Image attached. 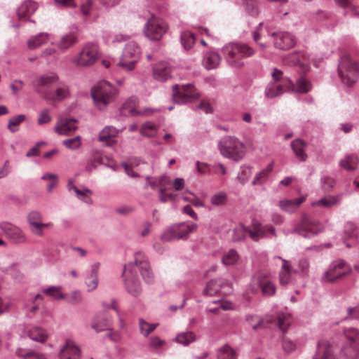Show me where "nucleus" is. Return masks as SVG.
<instances>
[{
    "instance_id": "nucleus-1",
    "label": "nucleus",
    "mask_w": 359,
    "mask_h": 359,
    "mask_svg": "<svg viewBox=\"0 0 359 359\" xmlns=\"http://www.w3.org/2000/svg\"><path fill=\"white\" fill-rule=\"evenodd\" d=\"M227 63L235 68L244 67L242 58L252 57L255 51L246 43H229L226 44L222 49Z\"/></svg>"
},
{
    "instance_id": "nucleus-2",
    "label": "nucleus",
    "mask_w": 359,
    "mask_h": 359,
    "mask_svg": "<svg viewBox=\"0 0 359 359\" xmlns=\"http://www.w3.org/2000/svg\"><path fill=\"white\" fill-rule=\"evenodd\" d=\"M218 147L224 157L234 161L242 160L246 154L245 143L235 136H224L219 141Z\"/></svg>"
},
{
    "instance_id": "nucleus-3",
    "label": "nucleus",
    "mask_w": 359,
    "mask_h": 359,
    "mask_svg": "<svg viewBox=\"0 0 359 359\" xmlns=\"http://www.w3.org/2000/svg\"><path fill=\"white\" fill-rule=\"evenodd\" d=\"M90 94L96 107L104 110L114 100L118 90L109 82L103 80L92 88Z\"/></svg>"
},
{
    "instance_id": "nucleus-4",
    "label": "nucleus",
    "mask_w": 359,
    "mask_h": 359,
    "mask_svg": "<svg viewBox=\"0 0 359 359\" xmlns=\"http://www.w3.org/2000/svg\"><path fill=\"white\" fill-rule=\"evenodd\" d=\"M198 224L193 222L174 224L164 230L161 239L164 242L176 240H187L189 234L196 231Z\"/></svg>"
},
{
    "instance_id": "nucleus-5",
    "label": "nucleus",
    "mask_w": 359,
    "mask_h": 359,
    "mask_svg": "<svg viewBox=\"0 0 359 359\" xmlns=\"http://www.w3.org/2000/svg\"><path fill=\"white\" fill-rule=\"evenodd\" d=\"M344 336L348 344L341 347V359H359V330L348 327L343 330Z\"/></svg>"
},
{
    "instance_id": "nucleus-6",
    "label": "nucleus",
    "mask_w": 359,
    "mask_h": 359,
    "mask_svg": "<svg viewBox=\"0 0 359 359\" xmlns=\"http://www.w3.org/2000/svg\"><path fill=\"white\" fill-rule=\"evenodd\" d=\"M339 76L346 86H351L358 80L359 67L349 55H343L338 65Z\"/></svg>"
},
{
    "instance_id": "nucleus-7",
    "label": "nucleus",
    "mask_w": 359,
    "mask_h": 359,
    "mask_svg": "<svg viewBox=\"0 0 359 359\" xmlns=\"http://www.w3.org/2000/svg\"><path fill=\"white\" fill-rule=\"evenodd\" d=\"M172 100L175 103L184 104L199 99L200 93L193 83L174 85L172 88Z\"/></svg>"
},
{
    "instance_id": "nucleus-8",
    "label": "nucleus",
    "mask_w": 359,
    "mask_h": 359,
    "mask_svg": "<svg viewBox=\"0 0 359 359\" xmlns=\"http://www.w3.org/2000/svg\"><path fill=\"white\" fill-rule=\"evenodd\" d=\"M140 55L141 50L138 44L133 41H129L124 47L118 64L124 70L131 71L135 68Z\"/></svg>"
},
{
    "instance_id": "nucleus-9",
    "label": "nucleus",
    "mask_w": 359,
    "mask_h": 359,
    "mask_svg": "<svg viewBox=\"0 0 359 359\" xmlns=\"http://www.w3.org/2000/svg\"><path fill=\"white\" fill-rule=\"evenodd\" d=\"M123 278L127 292L133 297H138L142 292V286L134 264L128 263L124 266Z\"/></svg>"
},
{
    "instance_id": "nucleus-10",
    "label": "nucleus",
    "mask_w": 359,
    "mask_h": 359,
    "mask_svg": "<svg viewBox=\"0 0 359 359\" xmlns=\"http://www.w3.org/2000/svg\"><path fill=\"white\" fill-rule=\"evenodd\" d=\"M168 24L161 18L151 17L145 24L143 32L147 38L152 41H158L166 33Z\"/></svg>"
},
{
    "instance_id": "nucleus-11",
    "label": "nucleus",
    "mask_w": 359,
    "mask_h": 359,
    "mask_svg": "<svg viewBox=\"0 0 359 359\" xmlns=\"http://www.w3.org/2000/svg\"><path fill=\"white\" fill-rule=\"evenodd\" d=\"M351 272L350 266L343 260H337L332 262L329 269L323 276V280L329 283H334Z\"/></svg>"
},
{
    "instance_id": "nucleus-12",
    "label": "nucleus",
    "mask_w": 359,
    "mask_h": 359,
    "mask_svg": "<svg viewBox=\"0 0 359 359\" xmlns=\"http://www.w3.org/2000/svg\"><path fill=\"white\" fill-rule=\"evenodd\" d=\"M128 264H134L136 270L137 268H139L142 277L146 283L152 284L154 282V275L149 262L143 252H136L134 254V261Z\"/></svg>"
},
{
    "instance_id": "nucleus-13",
    "label": "nucleus",
    "mask_w": 359,
    "mask_h": 359,
    "mask_svg": "<svg viewBox=\"0 0 359 359\" xmlns=\"http://www.w3.org/2000/svg\"><path fill=\"white\" fill-rule=\"evenodd\" d=\"M98 47L95 43L86 44L81 52L74 59L79 66H90L97 60Z\"/></svg>"
},
{
    "instance_id": "nucleus-14",
    "label": "nucleus",
    "mask_w": 359,
    "mask_h": 359,
    "mask_svg": "<svg viewBox=\"0 0 359 359\" xmlns=\"http://www.w3.org/2000/svg\"><path fill=\"white\" fill-rule=\"evenodd\" d=\"M58 81V76L54 72H48L35 78L32 82V86L36 93L39 94L43 98L45 95H48L50 90L47 88Z\"/></svg>"
},
{
    "instance_id": "nucleus-15",
    "label": "nucleus",
    "mask_w": 359,
    "mask_h": 359,
    "mask_svg": "<svg viewBox=\"0 0 359 359\" xmlns=\"http://www.w3.org/2000/svg\"><path fill=\"white\" fill-rule=\"evenodd\" d=\"M0 229L7 238L13 243L22 244L27 241V238L24 231L20 227L10 222H1L0 224Z\"/></svg>"
},
{
    "instance_id": "nucleus-16",
    "label": "nucleus",
    "mask_w": 359,
    "mask_h": 359,
    "mask_svg": "<svg viewBox=\"0 0 359 359\" xmlns=\"http://www.w3.org/2000/svg\"><path fill=\"white\" fill-rule=\"evenodd\" d=\"M322 229L323 225L320 222L307 217H304L302 222L298 224L292 232L298 233L305 238H310L320 232Z\"/></svg>"
},
{
    "instance_id": "nucleus-17",
    "label": "nucleus",
    "mask_w": 359,
    "mask_h": 359,
    "mask_svg": "<svg viewBox=\"0 0 359 359\" xmlns=\"http://www.w3.org/2000/svg\"><path fill=\"white\" fill-rule=\"evenodd\" d=\"M231 291V283L223 279L211 280L208 283L203 290L205 295L212 296L217 293H222L224 295L229 294Z\"/></svg>"
},
{
    "instance_id": "nucleus-18",
    "label": "nucleus",
    "mask_w": 359,
    "mask_h": 359,
    "mask_svg": "<svg viewBox=\"0 0 359 359\" xmlns=\"http://www.w3.org/2000/svg\"><path fill=\"white\" fill-rule=\"evenodd\" d=\"M252 282L255 285H257L264 295L273 296L276 293V286L269 278L268 276L262 272H259L255 275L252 279Z\"/></svg>"
},
{
    "instance_id": "nucleus-19",
    "label": "nucleus",
    "mask_w": 359,
    "mask_h": 359,
    "mask_svg": "<svg viewBox=\"0 0 359 359\" xmlns=\"http://www.w3.org/2000/svg\"><path fill=\"white\" fill-rule=\"evenodd\" d=\"M113 325V318L105 312L96 313L91 320V328L96 332L109 330Z\"/></svg>"
},
{
    "instance_id": "nucleus-20",
    "label": "nucleus",
    "mask_w": 359,
    "mask_h": 359,
    "mask_svg": "<svg viewBox=\"0 0 359 359\" xmlns=\"http://www.w3.org/2000/svg\"><path fill=\"white\" fill-rule=\"evenodd\" d=\"M274 37V46L280 49H288L293 47L296 43L294 36L287 32H277L271 34Z\"/></svg>"
},
{
    "instance_id": "nucleus-21",
    "label": "nucleus",
    "mask_w": 359,
    "mask_h": 359,
    "mask_svg": "<svg viewBox=\"0 0 359 359\" xmlns=\"http://www.w3.org/2000/svg\"><path fill=\"white\" fill-rule=\"evenodd\" d=\"M100 267V262H95L90 266L85 276V285L88 292L95 290L98 287V273Z\"/></svg>"
},
{
    "instance_id": "nucleus-22",
    "label": "nucleus",
    "mask_w": 359,
    "mask_h": 359,
    "mask_svg": "<svg viewBox=\"0 0 359 359\" xmlns=\"http://www.w3.org/2000/svg\"><path fill=\"white\" fill-rule=\"evenodd\" d=\"M27 219L31 232L36 236H43L44 225L42 222L43 217L41 212L33 210L27 215Z\"/></svg>"
},
{
    "instance_id": "nucleus-23",
    "label": "nucleus",
    "mask_w": 359,
    "mask_h": 359,
    "mask_svg": "<svg viewBox=\"0 0 359 359\" xmlns=\"http://www.w3.org/2000/svg\"><path fill=\"white\" fill-rule=\"evenodd\" d=\"M313 359H337L334 354L333 345L326 339L319 341Z\"/></svg>"
},
{
    "instance_id": "nucleus-24",
    "label": "nucleus",
    "mask_w": 359,
    "mask_h": 359,
    "mask_svg": "<svg viewBox=\"0 0 359 359\" xmlns=\"http://www.w3.org/2000/svg\"><path fill=\"white\" fill-rule=\"evenodd\" d=\"M78 128L73 118H60L55 126V131L60 135H69Z\"/></svg>"
},
{
    "instance_id": "nucleus-25",
    "label": "nucleus",
    "mask_w": 359,
    "mask_h": 359,
    "mask_svg": "<svg viewBox=\"0 0 359 359\" xmlns=\"http://www.w3.org/2000/svg\"><path fill=\"white\" fill-rule=\"evenodd\" d=\"M124 128L118 130L114 126H107L99 133L98 140L103 142L107 146H113L116 141L113 139L120 132H122Z\"/></svg>"
},
{
    "instance_id": "nucleus-26",
    "label": "nucleus",
    "mask_w": 359,
    "mask_h": 359,
    "mask_svg": "<svg viewBox=\"0 0 359 359\" xmlns=\"http://www.w3.org/2000/svg\"><path fill=\"white\" fill-rule=\"evenodd\" d=\"M258 229V223L253 224L252 229H248L245 226L241 224L237 226L233 232H234V240L240 241L245 237L246 233H249L250 238L255 241H258L260 238L259 231Z\"/></svg>"
},
{
    "instance_id": "nucleus-27",
    "label": "nucleus",
    "mask_w": 359,
    "mask_h": 359,
    "mask_svg": "<svg viewBox=\"0 0 359 359\" xmlns=\"http://www.w3.org/2000/svg\"><path fill=\"white\" fill-rule=\"evenodd\" d=\"M59 356L60 359H79L80 349L72 340L68 339L61 348Z\"/></svg>"
},
{
    "instance_id": "nucleus-28",
    "label": "nucleus",
    "mask_w": 359,
    "mask_h": 359,
    "mask_svg": "<svg viewBox=\"0 0 359 359\" xmlns=\"http://www.w3.org/2000/svg\"><path fill=\"white\" fill-rule=\"evenodd\" d=\"M67 189L69 192H74L76 197L78 199L82 200L86 203H91L92 201H86V198H88L90 196L93 194V191L86 187H82L80 189L76 187L74 184V180L71 179L68 180V183L67 185Z\"/></svg>"
},
{
    "instance_id": "nucleus-29",
    "label": "nucleus",
    "mask_w": 359,
    "mask_h": 359,
    "mask_svg": "<svg viewBox=\"0 0 359 359\" xmlns=\"http://www.w3.org/2000/svg\"><path fill=\"white\" fill-rule=\"evenodd\" d=\"M278 259H281V257H278ZM283 265L279 273V280L282 285H286L292 282V273H296V270H292L290 265L288 262L285 259H282Z\"/></svg>"
},
{
    "instance_id": "nucleus-30",
    "label": "nucleus",
    "mask_w": 359,
    "mask_h": 359,
    "mask_svg": "<svg viewBox=\"0 0 359 359\" xmlns=\"http://www.w3.org/2000/svg\"><path fill=\"white\" fill-rule=\"evenodd\" d=\"M290 61L294 65L302 69L301 74L306 73L309 69L310 60L304 52L294 53L290 55Z\"/></svg>"
},
{
    "instance_id": "nucleus-31",
    "label": "nucleus",
    "mask_w": 359,
    "mask_h": 359,
    "mask_svg": "<svg viewBox=\"0 0 359 359\" xmlns=\"http://www.w3.org/2000/svg\"><path fill=\"white\" fill-rule=\"evenodd\" d=\"M286 85L280 83L269 82L264 90L265 96L269 99H273L283 95L287 91Z\"/></svg>"
},
{
    "instance_id": "nucleus-32",
    "label": "nucleus",
    "mask_w": 359,
    "mask_h": 359,
    "mask_svg": "<svg viewBox=\"0 0 359 359\" xmlns=\"http://www.w3.org/2000/svg\"><path fill=\"white\" fill-rule=\"evenodd\" d=\"M37 6L34 1H25L18 8L17 14L20 20H27L36 10Z\"/></svg>"
},
{
    "instance_id": "nucleus-33",
    "label": "nucleus",
    "mask_w": 359,
    "mask_h": 359,
    "mask_svg": "<svg viewBox=\"0 0 359 359\" xmlns=\"http://www.w3.org/2000/svg\"><path fill=\"white\" fill-rule=\"evenodd\" d=\"M154 78L159 81H165L170 78V67L165 62L157 64L153 69Z\"/></svg>"
},
{
    "instance_id": "nucleus-34",
    "label": "nucleus",
    "mask_w": 359,
    "mask_h": 359,
    "mask_svg": "<svg viewBox=\"0 0 359 359\" xmlns=\"http://www.w3.org/2000/svg\"><path fill=\"white\" fill-rule=\"evenodd\" d=\"M306 196H302L292 200L283 199L279 201V207L281 210L287 212L295 211L299 205L306 200Z\"/></svg>"
},
{
    "instance_id": "nucleus-35",
    "label": "nucleus",
    "mask_w": 359,
    "mask_h": 359,
    "mask_svg": "<svg viewBox=\"0 0 359 359\" xmlns=\"http://www.w3.org/2000/svg\"><path fill=\"white\" fill-rule=\"evenodd\" d=\"M221 62V56L217 52L209 51L204 54L203 65L206 69H213L218 67Z\"/></svg>"
},
{
    "instance_id": "nucleus-36",
    "label": "nucleus",
    "mask_w": 359,
    "mask_h": 359,
    "mask_svg": "<svg viewBox=\"0 0 359 359\" xmlns=\"http://www.w3.org/2000/svg\"><path fill=\"white\" fill-rule=\"evenodd\" d=\"M69 95V88L62 84L59 86L55 91H50L48 95H44V99L54 101H60L67 98Z\"/></svg>"
},
{
    "instance_id": "nucleus-37",
    "label": "nucleus",
    "mask_w": 359,
    "mask_h": 359,
    "mask_svg": "<svg viewBox=\"0 0 359 359\" xmlns=\"http://www.w3.org/2000/svg\"><path fill=\"white\" fill-rule=\"evenodd\" d=\"M359 163L358 156L355 154H348L339 163V166L348 171L356 170Z\"/></svg>"
},
{
    "instance_id": "nucleus-38",
    "label": "nucleus",
    "mask_w": 359,
    "mask_h": 359,
    "mask_svg": "<svg viewBox=\"0 0 359 359\" xmlns=\"http://www.w3.org/2000/svg\"><path fill=\"white\" fill-rule=\"evenodd\" d=\"M306 145V142L300 139H296L291 142V147L300 161H305L307 158V154L305 153Z\"/></svg>"
},
{
    "instance_id": "nucleus-39",
    "label": "nucleus",
    "mask_w": 359,
    "mask_h": 359,
    "mask_svg": "<svg viewBox=\"0 0 359 359\" xmlns=\"http://www.w3.org/2000/svg\"><path fill=\"white\" fill-rule=\"evenodd\" d=\"M49 34L41 32L39 34L32 36L27 41V46L29 49H35L39 46L47 43L49 41Z\"/></svg>"
},
{
    "instance_id": "nucleus-40",
    "label": "nucleus",
    "mask_w": 359,
    "mask_h": 359,
    "mask_svg": "<svg viewBox=\"0 0 359 359\" xmlns=\"http://www.w3.org/2000/svg\"><path fill=\"white\" fill-rule=\"evenodd\" d=\"M41 292L55 301L64 300L65 298V294L63 293L61 286L50 285L43 288Z\"/></svg>"
},
{
    "instance_id": "nucleus-41",
    "label": "nucleus",
    "mask_w": 359,
    "mask_h": 359,
    "mask_svg": "<svg viewBox=\"0 0 359 359\" xmlns=\"http://www.w3.org/2000/svg\"><path fill=\"white\" fill-rule=\"evenodd\" d=\"M77 41V37L74 32H69L64 34L56 43L57 47L60 50H67Z\"/></svg>"
},
{
    "instance_id": "nucleus-42",
    "label": "nucleus",
    "mask_w": 359,
    "mask_h": 359,
    "mask_svg": "<svg viewBox=\"0 0 359 359\" xmlns=\"http://www.w3.org/2000/svg\"><path fill=\"white\" fill-rule=\"evenodd\" d=\"M136 102L135 99H128L122 105L120 111L123 116H138L141 114L140 111L135 109Z\"/></svg>"
},
{
    "instance_id": "nucleus-43",
    "label": "nucleus",
    "mask_w": 359,
    "mask_h": 359,
    "mask_svg": "<svg viewBox=\"0 0 359 359\" xmlns=\"http://www.w3.org/2000/svg\"><path fill=\"white\" fill-rule=\"evenodd\" d=\"M340 201L339 196H327L324 198H320V200L313 201L311 205L312 206H321L327 208H330L334 205H337Z\"/></svg>"
},
{
    "instance_id": "nucleus-44",
    "label": "nucleus",
    "mask_w": 359,
    "mask_h": 359,
    "mask_svg": "<svg viewBox=\"0 0 359 359\" xmlns=\"http://www.w3.org/2000/svg\"><path fill=\"white\" fill-rule=\"evenodd\" d=\"M273 168V163H270L264 169L257 172L252 180V184L253 185H262L265 183L269 174L272 172Z\"/></svg>"
},
{
    "instance_id": "nucleus-45",
    "label": "nucleus",
    "mask_w": 359,
    "mask_h": 359,
    "mask_svg": "<svg viewBox=\"0 0 359 359\" xmlns=\"http://www.w3.org/2000/svg\"><path fill=\"white\" fill-rule=\"evenodd\" d=\"M311 88V83L306 79L302 77L296 81L295 84L292 83V86L289 90L298 93H307L310 91Z\"/></svg>"
},
{
    "instance_id": "nucleus-46",
    "label": "nucleus",
    "mask_w": 359,
    "mask_h": 359,
    "mask_svg": "<svg viewBox=\"0 0 359 359\" xmlns=\"http://www.w3.org/2000/svg\"><path fill=\"white\" fill-rule=\"evenodd\" d=\"M271 76L272 80L270 82L280 83L286 85L288 90L292 86V81L287 77H284L283 72L277 68L273 69Z\"/></svg>"
},
{
    "instance_id": "nucleus-47",
    "label": "nucleus",
    "mask_w": 359,
    "mask_h": 359,
    "mask_svg": "<svg viewBox=\"0 0 359 359\" xmlns=\"http://www.w3.org/2000/svg\"><path fill=\"white\" fill-rule=\"evenodd\" d=\"M41 180L48 182L47 191L52 193L53 189L56 187L58 184L59 179L56 174L51 172H45L41 177Z\"/></svg>"
},
{
    "instance_id": "nucleus-48",
    "label": "nucleus",
    "mask_w": 359,
    "mask_h": 359,
    "mask_svg": "<svg viewBox=\"0 0 359 359\" xmlns=\"http://www.w3.org/2000/svg\"><path fill=\"white\" fill-rule=\"evenodd\" d=\"M239 255L234 249H230L226 252L222 258V262L225 266H231L237 263Z\"/></svg>"
},
{
    "instance_id": "nucleus-49",
    "label": "nucleus",
    "mask_w": 359,
    "mask_h": 359,
    "mask_svg": "<svg viewBox=\"0 0 359 359\" xmlns=\"http://www.w3.org/2000/svg\"><path fill=\"white\" fill-rule=\"evenodd\" d=\"M279 329L285 332L292 323L291 315L288 313H280L277 316Z\"/></svg>"
},
{
    "instance_id": "nucleus-50",
    "label": "nucleus",
    "mask_w": 359,
    "mask_h": 359,
    "mask_svg": "<svg viewBox=\"0 0 359 359\" xmlns=\"http://www.w3.org/2000/svg\"><path fill=\"white\" fill-rule=\"evenodd\" d=\"M29 337L36 341L43 342L46 340L47 334L41 327H35L28 332Z\"/></svg>"
},
{
    "instance_id": "nucleus-51",
    "label": "nucleus",
    "mask_w": 359,
    "mask_h": 359,
    "mask_svg": "<svg viewBox=\"0 0 359 359\" xmlns=\"http://www.w3.org/2000/svg\"><path fill=\"white\" fill-rule=\"evenodd\" d=\"M65 299L71 305H77L82 302L83 294L79 290H73L67 294H65Z\"/></svg>"
},
{
    "instance_id": "nucleus-52",
    "label": "nucleus",
    "mask_w": 359,
    "mask_h": 359,
    "mask_svg": "<svg viewBox=\"0 0 359 359\" xmlns=\"http://www.w3.org/2000/svg\"><path fill=\"white\" fill-rule=\"evenodd\" d=\"M156 130L157 126L155 123L151 121H147L142 125L140 132L142 136L152 137L155 135Z\"/></svg>"
},
{
    "instance_id": "nucleus-53",
    "label": "nucleus",
    "mask_w": 359,
    "mask_h": 359,
    "mask_svg": "<svg viewBox=\"0 0 359 359\" xmlns=\"http://www.w3.org/2000/svg\"><path fill=\"white\" fill-rule=\"evenodd\" d=\"M228 196L226 192L219 191L210 197V203L213 206H223L227 203Z\"/></svg>"
},
{
    "instance_id": "nucleus-54",
    "label": "nucleus",
    "mask_w": 359,
    "mask_h": 359,
    "mask_svg": "<svg viewBox=\"0 0 359 359\" xmlns=\"http://www.w3.org/2000/svg\"><path fill=\"white\" fill-rule=\"evenodd\" d=\"M252 175V168L250 165H242L237 175V180L242 184L246 183Z\"/></svg>"
},
{
    "instance_id": "nucleus-55",
    "label": "nucleus",
    "mask_w": 359,
    "mask_h": 359,
    "mask_svg": "<svg viewBox=\"0 0 359 359\" xmlns=\"http://www.w3.org/2000/svg\"><path fill=\"white\" fill-rule=\"evenodd\" d=\"M196 340V335L193 332H186L179 334L175 341L184 346H187Z\"/></svg>"
},
{
    "instance_id": "nucleus-56",
    "label": "nucleus",
    "mask_w": 359,
    "mask_h": 359,
    "mask_svg": "<svg viewBox=\"0 0 359 359\" xmlns=\"http://www.w3.org/2000/svg\"><path fill=\"white\" fill-rule=\"evenodd\" d=\"M236 353L234 350L229 345L222 346L217 355V359H236Z\"/></svg>"
},
{
    "instance_id": "nucleus-57",
    "label": "nucleus",
    "mask_w": 359,
    "mask_h": 359,
    "mask_svg": "<svg viewBox=\"0 0 359 359\" xmlns=\"http://www.w3.org/2000/svg\"><path fill=\"white\" fill-rule=\"evenodd\" d=\"M181 41L184 48L189 50L192 48L195 42L194 36L189 32H184L181 34Z\"/></svg>"
},
{
    "instance_id": "nucleus-58",
    "label": "nucleus",
    "mask_w": 359,
    "mask_h": 359,
    "mask_svg": "<svg viewBox=\"0 0 359 359\" xmlns=\"http://www.w3.org/2000/svg\"><path fill=\"white\" fill-rule=\"evenodd\" d=\"M257 231H259V232L261 238H268V237H269L270 234L273 236L274 237L277 236L275 229L271 225L263 226L260 223H258Z\"/></svg>"
},
{
    "instance_id": "nucleus-59",
    "label": "nucleus",
    "mask_w": 359,
    "mask_h": 359,
    "mask_svg": "<svg viewBox=\"0 0 359 359\" xmlns=\"http://www.w3.org/2000/svg\"><path fill=\"white\" fill-rule=\"evenodd\" d=\"M25 118L24 114H20L11 118L8 123V128L12 132L15 133L18 130V125L22 123Z\"/></svg>"
},
{
    "instance_id": "nucleus-60",
    "label": "nucleus",
    "mask_w": 359,
    "mask_h": 359,
    "mask_svg": "<svg viewBox=\"0 0 359 359\" xmlns=\"http://www.w3.org/2000/svg\"><path fill=\"white\" fill-rule=\"evenodd\" d=\"M139 323L140 332L144 337H147L157 326V324H149L143 319H140Z\"/></svg>"
},
{
    "instance_id": "nucleus-61",
    "label": "nucleus",
    "mask_w": 359,
    "mask_h": 359,
    "mask_svg": "<svg viewBox=\"0 0 359 359\" xmlns=\"http://www.w3.org/2000/svg\"><path fill=\"white\" fill-rule=\"evenodd\" d=\"M62 143L69 149H78L81 145V137L78 135L73 138L65 140Z\"/></svg>"
},
{
    "instance_id": "nucleus-62",
    "label": "nucleus",
    "mask_w": 359,
    "mask_h": 359,
    "mask_svg": "<svg viewBox=\"0 0 359 359\" xmlns=\"http://www.w3.org/2000/svg\"><path fill=\"white\" fill-rule=\"evenodd\" d=\"M177 195L171 193L166 194L164 188L159 189V200L162 203H166L168 201H175L176 200Z\"/></svg>"
},
{
    "instance_id": "nucleus-63",
    "label": "nucleus",
    "mask_w": 359,
    "mask_h": 359,
    "mask_svg": "<svg viewBox=\"0 0 359 359\" xmlns=\"http://www.w3.org/2000/svg\"><path fill=\"white\" fill-rule=\"evenodd\" d=\"M51 121V116L49 114V110L46 109L41 111L39 115L37 123L39 125L48 123Z\"/></svg>"
},
{
    "instance_id": "nucleus-64",
    "label": "nucleus",
    "mask_w": 359,
    "mask_h": 359,
    "mask_svg": "<svg viewBox=\"0 0 359 359\" xmlns=\"http://www.w3.org/2000/svg\"><path fill=\"white\" fill-rule=\"evenodd\" d=\"M245 6L250 15H256L258 14V10L256 4L252 0H248L245 2Z\"/></svg>"
}]
</instances>
